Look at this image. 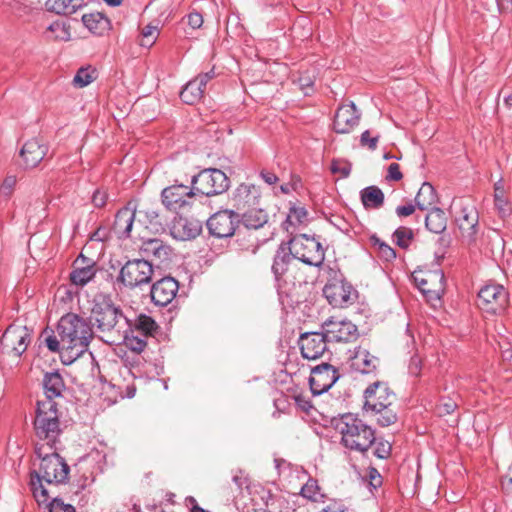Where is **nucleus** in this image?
I'll return each instance as SVG.
<instances>
[{
	"label": "nucleus",
	"instance_id": "cd10ccee",
	"mask_svg": "<svg viewBox=\"0 0 512 512\" xmlns=\"http://www.w3.org/2000/svg\"><path fill=\"white\" fill-rule=\"evenodd\" d=\"M379 360L366 349H357L351 359V368L362 374H369L376 370Z\"/></svg>",
	"mask_w": 512,
	"mask_h": 512
},
{
	"label": "nucleus",
	"instance_id": "2eb2a0df",
	"mask_svg": "<svg viewBox=\"0 0 512 512\" xmlns=\"http://www.w3.org/2000/svg\"><path fill=\"white\" fill-rule=\"evenodd\" d=\"M240 221V214L233 210L216 212L207 221V227L211 235L217 238L231 237Z\"/></svg>",
	"mask_w": 512,
	"mask_h": 512
},
{
	"label": "nucleus",
	"instance_id": "9b49d317",
	"mask_svg": "<svg viewBox=\"0 0 512 512\" xmlns=\"http://www.w3.org/2000/svg\"><path fill=\"white\" fill-rule=\"evenodd\" d=\"M31 341V333L26 326L12 324L2 335L1 346L5 353L21 356Z\"/></svg>",
	"mask_w": 512,
	"mask_h": 512
},
{
	"label": "nucleus",
	"instance_id": "f704fd0d",
	"mask_svg": "<svg viewBox=\"0 0 512 512\" xmlns=\"http://www.w3.org/2000/svg\"><path fill=\"white\" fill-rule=\"evenodd\" d=\"M85 5V0H48L49 10L63 15H71Z\"/></svg>",
	"mask_w": 512,
	"mask_h": 512
},
{
	"label": "nucleus",
	"instance_id": "1a4fd4ad",
	"mask_svg": "<svg viewBox=\"0 0 512 512\" xmlns=\"http://www.w3.org/2000/svg\"><path fill=\"white\" fill-rule=\"evenodd\" d=\"M294 251V257L310 266H320L325 253L321 243L305 234L295 236L289 240Z\"/></svg>",
	"mask_w": 512,
	"mask_h": 512
},
{
	"label": "nucleus",
	"instance_id": "864d4df0",
	"mask_svg": "<svg viewBox=\"0 0 512 512\" xmlns=\"http://www.w3.org/2000/svg\"><path fill=\"white\" fill-rule=\"evenodd\" d=\"M185 19H186V22H187L188 26L192 30L199 29L203 25V16L200 13H198V12H191V13H189L183 19V21H185Z\"/></svg>",
	"mask_w": 512,
	"mask_h": 512
},
{
	"label": "nucleus",
	"instance_id": "f03ea898",
	"mask_svg": "<svg viewBox=\"0 0 512 512\" xmlns=\"http://www.w3.org/2000/svg\"><path fill=\"white\" fill-rule=\"evenodd\" d=\"M57 332L62 339L61 361L65 365L72 364L87 352L94 337L90 322L74 313L60 318Z\"/></svg>",
	"mask_w": 512,
	"mask_h": 512
},
{
	"label": "nucleus",
	"instance_id": "13d9d810",
	"mask_svg": "<svg viewBox=\"0 0 512 512\" xmlns=\"http://www.w3.org/2000/svg\"><path fill=\"white\" fill-rule=\"evenodd\" d=\"M108 194L105 190L97 189L92 196V203L95 207L101 208L107 203Z\"/></svg>",
	"mask_w": 512,
	"mask_h": 512
},
{
	"label": "nucleus",
	"instance_id": "5701e85b",
	"mask_svg": "<svg viewBox=\"0 0 512 512\" xmlns=\"http://www.w3.org/2000/svg\"><path fill=\"white\" fill-rule=\"evenodd\" d=\"M47 150V146L37 138L27 141L20 150L25 168L36 167L47 154Z\"/></svg>",
	"mask_w": 512,
	"mask_h": 512
},
{
	"label": "nucleus",
	"instance_id": "bb28decb",
	"mask_svg": "<svg viewBox=\"0 0 512 512\" xmlns=\"http://www.w3.org/2000/svg\"><path fill=\"white\" fill-rule=\"evenodd\" d=\"M478 213L474 208L463 207L456 218L459 230L464 238L473 240L477 232Z\"/></svg>",
	"mask_w": 512,
	"mask_h": 512
},
{
	"label": "nucleus",
	"instance_id": "9d476101",
	"mask_svg": "<svg viewBox=\"0 0 512 512\" xmlns=\"http://www.w3.org/2000/svg\"><path fill=\"white\" fill-rule=\"evenodd\" d=\"M413 280L428 302L440 301L444 292V274L440 270L414 272Z\"/></svg>",
	"mask_w": 512,
	"mask_h": 512
},
{
	"label": "nucleus",
	"instance_id": "b1692460",
	"mask_svg": "<svg viewBox=\"0 0 512 512\" xmlns=\"http://www.w3.org/2000/svg\"><path fill=\"white\" fill-rule=\"evenodd\" d=\"M42 385L44 398L38 399L37 402L50 401L52 403H57L56 399L62 397V393L66 388L62 376L56 371L45 373Z\"/></svg>",
	"mask_w": 512,
	"mask_h": 512
},
{
	"label": "nucleus",
	"instance_id": "a18cd8bd",
	"mask_svg": "<svg viewBox=\"0 0 512 512\" xmlns=\"http://www.w3.org/2000/svg\"><path fill=\"white\" fill-rule=\"evenodd\" d=\"M177 225L183 228V233L180 235L182 239L195 238L201 231V226L198 223H190L187 220L181 219Z\"/></svg>",
	"mask_w": 512,
	"mask_h": 512
},
{
	"label": "nucleus",
	"instance_id": "774afa93",
	"mask_svg": "<svg viewBox=\"0 0 512 512\" xmlns=\"http://www.w3.org/2000/svg\"><path fill=\"white\" fill-rule=\"evenodd\" d=\"M499 11L501 13H511L512 12V0H496Z\"/></svg>",
	"mask_w": 512,
	"mask_h": 512
},
{
	"label": "nucleus",
	"instance_id": "c756f323",
	"mask_svg": "<svg viewBox=\"0 0 512 512\" xmlns=\"http://www.w3.org/2000/svg\"><path fill=\"white\" fill-rule=\"evenodd\" d=\"M205 86L203 80H198L196 77L189 81L180 92V98L184 103L195 104L197 103L204 94Z\"/></svg>",
	"mask_w": 512,
	"mask_h": 512
},
{
	"label": "nucleus",
	"instance_id": "37998d69",
	"mask_svg": "<svg viewBox=\"0 0 512 512\" xmlns=\"http://www.w3.org/2000/svg\"><path fill=\"white\" fill-rule=\"evenodd\" d=\"M48 31L56 40L67 41L70 39V32L63 22L55 21L48 26Z\"/></svg>",
	"mask_w": 512,
	"mask_h": 512
},
{
	"label": "nucleus",
	"instance_id": "c03bdc74",
	"mask_svg": "<svg viewBox=\"0 0 512 512\" xmlns=\"http://www.w3.org/2000/svg\"><path fill=\"white\" fill-rule=\"evenodd\" d=\"M138 214L143 216L153 229L157 230L159 226H162L158 211L153 207L141 208L138 210Z\"/></svg>",
	"mask_w": 512,
	"mask_h": 512
},
{
	"label": "nucleus",
	"instance_id": "7c9ffc66",
	"mask_svg": "<svg viewBox=\"0 0 512 512\" xmlns=\"http://www.w3.org/2000/svg\"><path fill=\"white\" fill-rule=\"evenodd\" d=\"M142 250L147 256H153L155 259L160 261L167 260L171 252L170 247L157 238L144 241L142 244Z\"/></svg>",
	"mask_w": 512,
	"mask_h": 512
},
{
	"label": "nucleus",
	"instance_id": "6ab92c4d",
	"mask_svg": "<svg viewBox=\"0 0 512 512\" xmlns=\"http://www.w3.org/2000/svg\"><path fill=\"white\" fill-rule=\"evenodd\" d=\"M361 112L353 102L342 104L338 107L333 121V129L336 133H350L358 124Z\"/></svg>",
	"mask_w": 512,
	"mask_h": 512
},
{
	"label": "nucleus",
	"instance_id": "ddd939ff",
	"mask_svg": "<svg viewBox=\"0 0 512 512\" xmlns=\"http://www.w3.org/2000/svg\"><path fill=\"white\" fill-rule=\"evenodd\" d=\"M322 330L329 342H351L357 339V326L349 320L330 318L322 324Z\"/></svg>",
	"mask_w": 512,
	"mask_h": 512
},
{
	"label": "nucleus",
	"instance_id": "4468645a",
	"mask_svg": "<svg viewBox=\"0 0 512 512\" xmlns=\"http://www.w3.org/2000/svg\"><path fill=\"white\" fill-rule=\"evenodd\" d=\"M478 301L481 309L496 314L505 309L508 303V293L502 285L489 284L479 291Z\"/></svg>",
	"mask_w": 512,
	"mask_h": 512
},
{
	"label": "nucleus",
	"instance_id": "0eeeda50",
	"mask_svg": "<svg viewBox=\"0 0 512 512\" xmlns=\"http://www.w3.org/2000/svg\"><path fill=\"white\" fill-rule=\"evenodd\" d=\"M154 273L153 265L145 259L127 261L120 269L117 281L133 289L149 284Z\"/></svg>",
	"mask_w": 512,
	"mask_h": 512
},
{
	"label": "nucleus",
	"instance_id": "a211bd4d",
	"mask_svg": "<svg viewBox=\"0 0 512 512\" xmlns=\"http://www.w3.org/2000/svg\"><path fill=\"white\" fill-rule=\"evenodd\" d=\"M327 339L324 332H306L301 334L298 344L303 358L316 360L327 351Z\"/></svg>",
	"mask_w": 512,
	"mask_h": 512
},
{
	"label": "nucleus",
	"instance_id": "e2e57ef3",
	"mask_svg": "<svg viewBox=\"0 0 512 512\" xmlns=\"http://www.w3.org/2000/svg\"><path fill=\"white\" fill-rule=\"evenodd\" d=\"M415 211V206L413 204H407L403 206H398L396 208V214L399 217H407L413 214Z\"/></svg>",
	"mask_w": 512,
	"mask_h": 512
},
{
	"label": "nucleus",
	"instance_id": "052dcab7",
	"mask_svg": "<svg viewBox=\"0 0 512 512\" xmlns=\"http://www.w3.org/2000/svg\"><path fill=\"white\" fill-rule=\"evenodd\" d=\"M403 177L400 167L397 163H392L388 167V174L387 179L393 180V181H399Z\"/></svg>",
	"mask_w": 512,
	"mask_h": 512
},
{
	"label": "nucleus",
	"instance_id": "aec40b11",
	"mask_svg": "<svg viewBox=\"0 0 512 512\" xmlns=\"http://www.w3.org/2000/svg\"><path fill=\"white\" fill-rule=\"evenodd\" d=\"M179 283L173 277H164L156 281L150 290L151 299L155 305L167 306L176 297Z\"/></svg>",
	"mask_w": 512,
	"mask_h": 512
},
{
	"label": "nucleus",
	"instance_id": "7ed1b4c3",
	"mask_svg": "<svg viewBox=\"0 0 512 512\" xmlns=\"http://www.w3.org/2000/svg\"><path fill=\"white\" fill-rule=\"evenodd\" d=\"M91 319L97 330L107 335L108 339L105 342L110 344L120 341L124 328L129 326L128 319L124 316L121 308L104 296L94 300Z\"/></svg>",
	"mask_w": 512,
	"mask_h": 512
},
{
	"label": "nucleus",
	"instance_id": "39448f33",
	"mask_svg": "<svg viewBox=\"0 0 512 512\" xmlns=\"http://www.w3.org/2000/svg\"><path fill=\"white\" fill-rule=\"evenodd\" d=\"M36 445H44L48 450L55 448L62 433L58 403L37 402L33 421Z\"/></svg>",
	"mask_w": 512,
	"mask_h": 512
},
{
	"label": "nucleus",
	"instance_id": "f3484780",
	"mask_svg": "<svg viewBox=\"0 0 512 512\" xmlns=\"http://www.w3.org/2000/svg\"><path fill=\"white\" fill-rule=\"evenodd\" d=\"M339 374L334 366L322 363L312 368L309 378L310 389L313 395H321L328 391L338 380Z\"/></svg>",
	"mask_w": 512,
	"mask_h": 512
},
{
	"label": "nucleus",
	"instance_id": "a19ab883",
	"mask_svg": "<svg viewBox=\"0 0 512 512\" xmlns=\"http://www.w3.org/2000/svg\"><path fill=\"white\" fill-rule=\"evenodd\" d=\"M96 79V70L91 67L80 68L73 78V84L76 87L83 88Z\"/></svg>",
	"mask_w": 512,
	"mask_h": 512
},
{
	"label": "nucleus",
	"instance_id": "79ce46f5",
	"mask_svg": "<svg viewBox=\"0 0 512 512\" xmlns=\"http://www.w3.org/2000/svg\"><path fill=\"white\" fill-rule=\"evenodd\" d=\"M414 233L412 229L401 226L393 233V240L402 249H407L413 240Z\"/></svg>",
	"mask_w": 512,
	"mask_h": 512
},
{
	"label": "nucleus",
	"instance_id": "8fccbe9b",
	"mask_svg": "<svg viewBox=\"0 0 512 512\" xmlns=\"http://www.w3.org/2000/svg\"><path fill=\"white\" fill-rule=\"evenodd\" d=\"M303 497L312 501H317L319 494L318 485L315 480H309L301 489Z\"/></svg>",
	"mask_w": 512,
	"mask_h": 512
},
{
	"label": "nucleus",
	"instance_id": "4be33fe9",
	"mask_svg": "<svg viewBox=\"0 0 512 512\" xmlns=\"http://www.w3.org/2000/svg\"><path fill=\"white\" fill-rule=\"evenodd\" d=\"M95 274V263L81 254L74 261L73 270L70 273V280L74 285L84 286L95 277Z\"/></svg>",
	"mask_w": 512,
	"mask_h": 512
},
{
	"label": "nucleus",
	"instance_id": "f257e3e1",
	"mask_svg": "<svg viewBox=\"0 0 512 512\" xmlns=\"http://www.w3.org/2000/svg\"><path fill=\"white\" fill-rule=\"evenodd\" d=\"M35 453L40 459L38 470L31 473L30 486L38 504L46 503L50 491L48 485L61 484L68 479L69 466L56 452V447L48 450L44 445H36Z\"/></svg>",
	"mask_w": 512,
	"mask_h": 512
},
{
	"label": "nucleus",
	"instance_id": "bf43d9fd",
	"mask_svg": "<svg viewBox=\"0 0 512 512\" xmlns=\"http://www.w3.org/2000/svg\"><path fill=\"white\" fill-rule=\"evenodd\" d=\"M331 171L333 173H340L342 176L347 177L351 172V167L349 164L333 161Z\"/></svg>",
	"mask_w": 512,
	"mask_h": 512
},
{
	"label": "nucleus",
	"instance_id": "de8ad7c7",
	"mask_svg": "<svg viewBox=\"0 0 512 512\" xmlns=\"http://www.w3.org/2000/svg\"><path fill=\"white\" fill-rule=\"evenodd\" d=\"M494 204L495 209L502 218H505L506 216L510 215L512 209L505 195H494Z\"/></svg>",
	"mask_w": 512,
	"mask_h": 512
},
{
	"label": "nucleus",
	"instance_id": "c9c22d12",
	"mask_svg": "<svg viewBox=\"0 0 512 512\" xmlns=\"http://www.w3.org/2000/svg\"><path fill=\"white\" fill-rule=\"evenodd\" d=\"M425 225L429 231L435 234H440L445 231L447 220L444 211L436 207L431 208L426 215Z\"/></svg>",
	"mask_w": 512,
	"mask_h": 512
},
{
	"label": "nucleus",
	"instance_id": "c85d7f7f",
	"mask_svg": "<svg viewBox=\"0 0 512 512\" xmlns=\"http://www.w3.org/2000/svg\"><path fill=\"white\" fill-rule=\"evenodd\" d=\"M241 221L248 229H259L268 222V214L263 209L254 206L242 212Z\"/></svg>",
	"mask_w": 512,
	"mask_h": 512
},
{
	"label": "nucleus",
	"instance_id": "5fc2aeb1",
	"mask_svg": "<svg viewBox=\"0 0 512 512\" xmlns=\"http://www.w3.org/2000/svg\"><path fill=\"white\" fill-rule=\"evenodd\" d=\"M16 182H17V180H16L15 176H13V175L7 176L4 179V181L0 187V193L4 196L11 195V193L13 192L14 187L16 185Z\"/></svg>",
	"mask_w": 512,
	"mask_h": 512
},
{
	"label": "nucleus",
	"instance_id": "680f3d73",
	"mask_svg": "<svg viewBox=\"0 0 512 512\" xmlns=\"http://www.w3.org/2000/svg\"><path fill=\"white\" fill-rule=\"evenodd\" d=\"M184 504L189 508L190 512H209L208 510L200 507L193 496H187L184 500Z\"/></svg>",
	"mask_w": 512,
	"mask_h": 512
},
{
	"label": "nucleus",
	"instance_id": "f8f14e48",
	"mask_svg": "<svg viewBox=\"0 0 512 512\" xmlns=\"http://www.w3.org/2000/svg\"><path fill=\"white\" fill-rule=\"evenodd\" d=\"M323 294L333 307L344 308L354 303L357 292L348 282L333 279L324 286Z\"/></svg>",
	"mask_w": 512,
	"mask_h": 512
},
{
	"label": "nucleus",
	"instance_id": "09e8293b",
	"mask_svg": "<svg viewBox=\"0 0 512 512\" xmlns=\"http://www.w3.org/2000/svg\"><path fill=\"white\" fill-rule=\"evenodd\" d=\"M373 444L375 445L374 455L376 457L379 459H387L390 456L392 447L388 441L382 439L377 440L375 438V442Z\"/></svg>",
	"mask_w": 512,
	"mask_h": 512
},
{
	"label": "nucleus",
	"instance_id": "ea45409f",
	"mask_svg": "<svg viewBox=\"0 0 512 512\" xmlns=\"http://www.w3.org/2000/svg\"><path fill=\"white\" fill-rule=\"evenodd\" d=\"M127 328L134 330V332L141 334L143 337H147L156 329V323L150 316L140 315L136 319L134 327L129 325Z\"/></svg>",
	"mask_w": 512,
	"mask_h": 512
},
{
	"label": "nucleus",
	"instance_id": "a878e982",
	"mask_svg": "<svg viewBox=\"0 0 512 512\" xmlns=\"http://www.w3.org/2000/svg\"><path fill=\"white\" fill-rule=\"evenodd\" d=\"M294 259L296 258L294 257V251L290 241L282 242L276 251L271 268L276 281H279L288 271V268Z\"/></svg>",
	"mask_w": 512,
	"mask_h": 512
},
{
	"label": "nucleus",
	"instance_id": "72a5a7b5",
	"mask_svg": "<svg viewBox=\"0 0 512 512\" xmlns=\"http://www.w3.org/2000/svg\"><path fill=\"white\" fill-rule=\"evenodd\" d=\"M416 206L420 210H428L437 202V194L434 187L430 183H423L416 197Z\"/></svg>",
	"mask_w": 512,
	"mask_h": 512
},
{
	"label": "nucleus",
	"instance_id": "393cba45",
	"mask_svg": "<svg viewBox=\"0 0 512 512\" xmlns=\"http://www.w3.org/2000/svg\"><path fill=\"white\" fill-rule=\"evenodd\" d=\"M135 213V209L129 206L121 208L115 215L111 233L118 239L129 238L135 219Z\"/></svg>",
	"mask_w": 512,
	"mask_h": 512
},
{
	"label": "nucleus",
	"instance_id": "58836bf2",
	"mask_svg": "<svg viewBox=\"0 0 512 512\" xmlns=\"http://www.w3.org/2000/svg\"><path fill=\"white\" fill-rule=\"evenodd\" d=\"M370 243L376 250L378 257L382 260L391 262L396 258L395 250L390 245L379 239L377 236H371Z\"/></svg>",
	"mask_w": 512,
	"mask_h": 512
},
{
	"label": "nucleus",
	"instance_id": "6e6552de",
	"mask_svg": "<svg viewBox=\"0 0 512 512\" xmlns=\"http://www.w3.org/2000/svg\"><path fill=\"white\" fill-rule=\"evenodd\" d=\"M226 174L216 168L204 169L192 177L191 184L197 194L212 196L225 192L229 188Z\"/></svg>",
	"mask_w": 512,
	"mask_h": 512
},
{
	"label": "nucleus",
	"instance_id": "6e6d98bb",
	"mask_svg": "<svg viewBox=\"0 0 512 512\" xmlns=\"http://www.w3.org/2000/svg\"><path fill=\"white\" fill-rule=\"evenodd\" d=\"M45 344L48 347V349L52 352H59L61 354L62 352V339L55 335H49L45 338Z\"/></svg>",
	"mask_w": 512,
	"mask_h": 512
},
{
	"label": "nucleus",
	"instance_id": "4c0bfd02",
	"mask_svg": "<svg viewBox=\"0 0 512 512\" xmlns=\"http://www.w3.org/2000/svg\"><path fill=\"white\" fill-rule=\"evenodd\" d=\"M146 338L147 337H143L141 334L134 332V330H128L126 327L124 328V333L120 340H123L126 347L130 350L140 353L147 345Z\"/></svg>",
	"mask_w": 512,
	"mask_h": 512
},
{
	"label": "nucleus",
	"instance_id": "69168bd1",
	"mask_svg": "<svg viewBox=\"0 0 512 512\" xmlns=\"http://www.w3.org/2000/svg\"><path fill=\"white\" fill-rule=\"evenodd\" d=\"M260 176L263 179V181L269 185L275 184L279 180L277 175L270 171L263 170V171H261Z\"/></svg>",
	"mask_w": 512,
	"mask_h": 512
},
{
	"label": "nucleus",
	"instance_id": "3c124183",
	"mask_svg": "<svg viewBox=\"0 0 512 512\" xmlns=\"http://www.w3.org/2000/svg\"><path fill=\"white\" fill-rule=\"evenodd\" d=\"M379 137V134L372 136L370 130H365L360 136V144L374 151L377 148Z\"/></svg>",
	"mask_w": 512,
	"mask_h": 512
},
{
	"label": "nucleus",
	"instance_id": "603ef678",
	"mask_svg": "<svg viewBox=\"0 0 512 512\" xmlns=\"http://www.w3.org/2000/svg\"><path fill=\"white\" fill-rule=\"evenodd\" d=\"M159 32H158V28L156 26H153V25H147L145 26L143 29H142V36H143V39H144V42L142 43V45H146V46H151L157 36H158Z\"/></svg>",
	"mask_w": 512,
	"mask_h": 512
},
{
	"label": "nucleus",
	"instance_id": "473e14b6",
	"mask_svg": "<svg viewBox=\"0 0 512 512\" xmlns=\"http://www.w3.org/2000/svg\"><path fill=\"white\" fill-rule=\"evenodd\" d=\"M82 22L92 33L98 35L103 34L110 26L109 19L99 12L84 14Z\"/></svg>",
	"mask_w": 512,
	"mask_h": 512
},
{
	"label": "nucleus",
	"instance_id": "338daca9",
	"mask_svg": "<svg viewBox=\"0 0 512 512\" xmlns=\"http://www.w3.org/2000/svg\"><path fill=\"white\" fill-rule=\"evenodd\" d=\"M370 484L376 488L381 485V476L375 468H371L369 472Z\"/></svg>",
	"mask_w": 512,
	"mask_h": 512
},
{
	"label": "nucleus",
	"instance_id": "2f4dec72",
	"mask_svg": "<svg viewBox=\"0 0 512 512\" xmlns=\"http://www.w3.org/2000/svg\"><path fill=\"white\" fill-rule=\"evenodd\" d=\"M360 196L366 209H379L384 204V193L377 186H368L362 189Z\"/></svg>",
	"mask_w": 512,
	"mask_h": 512
},
{
	"label": "nucleus",
	"instance_id": "0e129e2a",
	"mask_svg": "<svg viewBox=\"0 0 512 512\" xmlns=\"http://www.w3.org/2000/svg\"><path fill=\"white\" fill-rule=\"evenodd\" d=\"M320 512H349L348 509L339 502H334L327 505Z\"/></svg>",
	"mask_w": 512,
	"mask_h": 512
},
{
	"label": "nucleus",
	"instance_id": "4d7b16f0",
	"mask_svg": "<svg viewBox=\"0 0 512 512\" xmlns=\"http://www.w3.org/2000/svg\"><path fill=\"white\" fill-rule=\"evenodd\" d=\"M422 369V360L418 355H414L411 357L409 365H408V372L412 376H419Z\"/></svg>",
	"mask_w": 512,
	"mask_h": 512
},
{
	"label": "nucleus",
	"instance_id": "49530a36",
	"mask_svg": "<svg viewBox=\"0 0 512 512\" xmlns=\"http://www.w3.org/2000/svg\"><path fill=\"white\" fill-rule=\"evenodd\" d=\"M45 504L48 508V512H75V508L71 504L64 503L60 498H50L46 503H41L40 505Z\"/></svg>",
	"mask_w": 512,
	"mask_h": 512
},
{
	"label": "nucleus",
	"instance_id": "423d86ee",
	"mask_svg": "<svg viewBox=\"0 0 512 512\" xmlns=\"http://www.w3.org/2000/svg\"><path fill=\"white\" fill-rule=\"evenodd\" d=\"M363 409L379 415L377 423L383 427L390 426L397 421V413L392 408L395 394L390 391L387 383L374 382L364 391Z\"/></svg>",
	"mask_w": 512,
	"mask_h": 512
},
{
	"label": "nucleus",
	"instance_id": "412c9836",
	"mask_svg": "<svg viewBox=\"0 0 512 512\" xmlns=\"http://www.w3.org/2000/svg\"><path fill=\"white\" fill-rule=\"evenodd\" d=\"M260 189L253 184H240L233 193L232 201L237 213L257 206L260 200Z\"/></svg>",
	"mask_w": 512,
	"mask_h": 512
},
{
	"label": "nucleus",
	"instance_id": "dca6fc26",
	"mask_svg": "<svg viewBox=\"0 0 512 512\" xmlns=\"http://www.w3.org/2000/svg\"><path fill=\"white\" fill-rule=\"evenodd\" d=\"M196 195V190L192 184L191 187L183 184H174L163 189L161 194L163 204L173 211L189 206L192 198Z\"/></svg>",
	"mask_w": 512,
	"mask_h": 512
},
{
	"label": "nucleus",
	"instance_id": "e433bc0d",
	"mask_svg": "<svg viewBox=\"0 0 512 512\" xmlns=\"http://www.w3.org/2000/svg\"><path fill=\"white\" fill-rule=\"evenodd\" d=\"M307 216L308 212L305 207L292 205L289 209L286 220L282 223V227L287 232L292 233L290 228H296L297 226L304 224L307 220Z\"/></svg>",
	"mask_w": 512,
	"mask_h": 512
},
{
	"label": "nucleus",
	"instance_id": "20e7f679",
	"mask_svg": "<svg viewBox=\"0 0 512 512\" xmlns=\"http://www.w3.org/2000/svg\"><path fill=\"white\" fill-rule=\"evenodd\" d=\"M334 428L341 435L340 443L350 451L364 454L375 442V430L357 415L340 416Z\"/></svg>",
	"mask_w": 512,
	"mask_h": 512
}]
</instances>
